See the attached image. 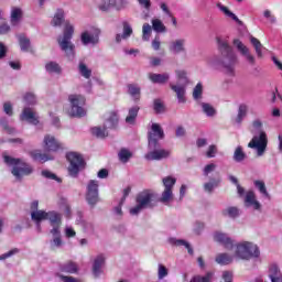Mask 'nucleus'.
Listing matches in <instances>:
<instances>
[{
    "label": "nucleus",
    "mask_w": 282,
    "mask_h": 282,
    "mask_svg": "<svg viewBox=\"0 0 282 282\" xmlns=\"http://www.w3.org/2000/svg\"><path fill=\"white\" fill-rule=\"evenodd\" d=\"M153 32V28L149 23H144L142 26V39L144 41H150L151 33Z\"/></svg>",
    "instance_id": "49"
},
{
    "label": "nucleus",
    "mask_w": 282,
    "mask_h": 282,
    "mask_svg": "<svg viewBox=\"0 0 282 282\" xmlns=\"http://www.w3.org/2000/svg\"><path fill=\"white\" fill-rule=\"evenodd\" d=\"M253 138L248 143L249 149L257 151L258 158H261L268 149V134L263 131V122L261 119H256L252 122Z\"/></svg>",
    "instance_id": "3"
},
{
    "label": "nucleus",
    "mask_w": 282,
    "mask_h": 282,
    "mask_svg": "<svg viewBox=\"0 0 282 282\" xmlns=\"http://www.w3.org/2000/svg\"><path fill=\"white\" fill-rule=\"evenodd\" d=\"M169 50L171 54H186V39H176L170 42Z\"/></svg>",
    "instance_id": "17"
},
{
    "label": "nucleus",
    "mask_w": 282,
    "mask_h": 282,
    "mask_svg": "<svg viewBox=\"0 0 282 282\" xmlns=\"http://www.w3.org/2000/svg\"><path fill=\"white\" fill-rule=\"evenodd\" d=\"M152 30L156 32L158 34H162L166 32V26L160 19H152Z\"/></svg>",
    "instance_id": "37"
},
{
    "label": "nucleus",
    "mask_w": 282,
    "mask_h": 282,
    "mask_svg": "<svg viewBox=\"0 0 282 282\" xmlns=\"http://www.w3.org/2000/svg\"><path fill=\"white\" fill-rule=\"evenodd\" d=\"M122 33L116 35V43L127 41V39H131V35L133 34V28L127 21L122 22Z\"/></svg>",
    "instance_id": "22"
},
{
    "label": "nucleus",
    "mask_w": 282,
    "mask_h": 282,
    "mask_svg": "<svg viewBox=\"0 0 282 282\" xmlns=\"http://www.w3.org/2000/svg\"><path fill=\"white\" fill-rule=\"evenodd\" d=\"M61 272H65L66 274H76L78 272V264L73 261H68L63 263L59 267Z\"/></svg>",
    "instance_id": "28"
},
{
    "label": "nucleus",
    "mask_w": 282,
    "mask_h": 282,
    "mask_svg": "<svg viewBox=\"0 0 282 282\" xmlns=\"http://www.w3.org/2000/svg\"><path fill=\"white\" fill-rule=\"evenodd\" d=\"M68 100L70 102V110L69 116L73 118H83L87 115V111L85 110V97L82 95H70L68 97Z\"/></svg>",
    "instance_id": "10"
},
{
    "label": "nucleus",
    "mask_w": 282,
    "mask_h": 282,
    "mask_svg": "<svg viewBox=\"0 0 282 282\" xmlns=\"http://www.w3.org/2000/svg\"><path fill=\"white\" fill-rule=\"evenodd\" d=\"M21 19H23V10L21 8H12L11 10V17H10V23L13 28H17L19 23H21Z\"/></svg>",
    "instance_id": "24"
},
{
    "label": "nucleus",
    "mask_w": 282,
    "mask_h": 282,
    "mask_svg": "<svg viewBox=\"0 0 282 282\" xmlns=\"http://www.w3.org/2000/svg\"><path fill=\"white\" fill-rule=\"evenodd\" d=\"M63 23H65V10L57 9L51 21V25H53V28H61Z\"/></svg>",
    "instance_id": "27"
},
{
    "label": "nucleus",
    "mask_w": 282,
    "mask_h": 282,
    "mask_svg": "<svg viewBox=\"0 0 282 282\" xmlns=\"http://www.w3.org/2000/svg\"><path fill=\"white\" fill-rule=\"evenodd\" d=\"M107 127L104 124V127H95L91 129L93 135H96V138H107L109 135V132H107Z\"/></svg>",
    "instance_id": "41"
},
{
    "label": "nucleus",
    "mask_w": 282,
    "mask_h": 282,
    "mask_svg": "<svg viewBox=\"0 0 282 282\" xmlns=\"http://www.w3.org/2000/svg\"><path fill=\"white\" fill-rule=\"evenodd\" d=\"M44 149L45 151L56 152L63 149V144L52 134H46L44 137Z\"/></svg>",
    "instance_id": "19"
},
{
    "label": "nucleus",
    "mask_w": 282,
    "mask_h": 282,
    "mask_svg": "<svg viewBox=\"0 0 282 282\" xmlns=\"http://www.w3.org/2000/svg\"><path fill=\"white\" fill-rule=\"evenodd\" d=\"M128 93L133 98V100H140V87L130 84L128 85Z\"/></svg>",
    "instance_id": "47"
},
{
    "label": "nucleus",
    "mask_w": 282,
    "mask_h": 282,
    "mask_svg": "<svg viewBox=\"0 0 282 282\" xmlns=\"http://www.w3.org/2000/svg\"><path fill=\"white\" fill-rule=\"evenodd\" d=\"M234 45L241 54V56L246 57V61H248L249 65H254L257 63V59L253 57V55L250 54V48H248V46H246L241 40L235 39Z\"/></svg>",
    "instance_id": "15"
},
{
    "label": "nucleus",
    "mask_w": 282,
    "mask_h": 282,
    "mask_svg": "<svg viewBox=\"0 0 282 282\" xmlns=\"http://www.w3.org/2000/svg\"><path fill=\"white\" fill-rule=\"evenodd\" d=\"M118 120H119L118 112H110L109 116L106 118V121L104 124L108 129H115V127L118 126Z\"/></svg>",
    "instance_id": "34"
},
{
    "label": "nucleus",
    "mask_w": 282,
    "mask_h": 282,
    "mask_svg": "<svg viewBox=\"0 0 282 282\" xmlns=\"http://www.w3.org/2000/svg\"><path fill=\"white\" fill-rule=\"evenodd\" d=\"M78 72L83 78H86L87 80L91 78V68H88L87 64L83 61L78 63Z\"/></svg>",
    "instance_id": "36"
},
{
    "label": "nucleus",
    "mask_w": 282,
    "mask_h": 282,
    "mask_svg": "<svg viewBox=\"0 0 282 282\" xmlns=\"http://www.w3.org/2000/svg\"><path fill=\"white\" fill-rule=\"evenodd\" d=\"M0 124H1L2 129H4V131H7V133H9V135H14V133H17V130L14 128L8 126V119L1 118Z\"/></svg>",
    "instance_id": "53"
},
{
    "label": "nucleus",
    "mask_w": 282,
    "mask_h": 282,
    "mask_svg": "<svg viewBox=\"0 0 282 282\" xmlns=\"http://www.w3.org/2000/svg\"><path fill=\"white\" fill-rule=\"evenodd\" d=\"M215 169H217L216 164H214V163L207 164L203 170V174L205 175V177H208V174L213 173V171H215Z\"/></svg>",
    "instance_id": "59"
},
{
    "label": "nucleus",
    "mask_w": 282,
    "mask_h": 282,
    "mask_svg": "<svg viewBox=\"0 0 282 282\" xmlns=\"http://www.w3.org/2000/svg\"><path fill=\"white\" fill-rule=\"evenodd\" d=\"M167 242L170 243V246H176V247L184 246V248H186V250L188 251V254H193V247H191V243H188V241H186L184 239H177L175 237H170L167 239Z\"/></svg>",
    "instance_id": "25"
},
{
    "label": "nucleus",
    "mask_w": 282,
    "mask_h": 282,
    "mask_svg": "<svg viewBox=\"0 0 282 282\" xmlns=\"http://www.w3.org/2000/svg\"><path fill=\"white\" fill-rule=\"evenodd\" d=\"M72 39H74V24L65 21L63 34L57 39V43L68 61L76 58V45L72 43Z\"/></svg>",
    "instance_id": "4"
},
{
    "label": "nucleus",
    "mask_w": 282,
    "mask_h": 282,
    "mask_svg": "<svg viewBox=\"0 0 282 282\" xmlns=\"http://www.w3.org/2000/svg\"><path fill=\"white\" fill-rule=\"evenodd\" d=\"M80 41L83 45H91V47H96V45L100 43V30L93 29L90 31L83 32Z\"/></svg>",
    "instance_id": "13"
},
{
    "label": "nucleus",
    "mask_w": 282,
    "mask_h": 282,
    "mask_svg": "<svg viewBox=\"0 0 282 282\" xmlns=\"http://www.w3.org/2000/svg\"><path fill=\"white\" fill-rule=\"evenodd\" d=\"M18 41H19L21 52H30L31 42H30V39L25 36V34H19Z\"/></svg>",
    "instance_id": "33"
},
{
    "label": "nucleus",
    "mask_w": 282,
    "mask_h": 282,
    "mask_svg": "<svg viewBox=\"0 0 282 282\" xmlns=\"http://www.w3.org/2000/svg\"><path fill=\"white\" fill-rule=\"evenodd\" d=\"M164 191L161 194L160 202L162 204H165V206H169L171 202H173V188L175 184L177 183V178L173 176H165L162 180Z\"/></svg>",
    "instance_id": "12"
},
{
    "label": "nucleus",
    "mask_w": 282,
    "mask_h": 282,
    "mask_svg": "<svg viewBox=\"0 0 282 282\" xmlns=\"http://www.w3.org/2000/svg\"><path fill=\"white\" fill-rule=\"evenodd\" d=\"M281 269H279V265L276 263H272L269 265V279L272 281L273 279H276L281 276Z\"/></svg>",
    "instance_id": "44"
},
{
    "label": "nucleus",
    "mask_w": 282,
    "mask_h": 282,
    "mask_svg": "<svg viewBox=\"0 0 282 282\" xmlns=\"http://www.w3.org/2000/svg\"><path fill=\"white\" fill-rule=\"evenodd\" d=\"M20 120H25L30 124H39V117L34 110H31L30 107H25L20 116Z\"/></svg>",
    "instance_id": "21"
},
{
    "label": "nucleus",
    "mask_w": 282,
    "mask_h": 282,
    "mask_svg": "<svg viewBox=\"0 0 282 282\" xmlns=\"http://www.w3.org/2000/svg\"><path fill=\"white\" fill-rule=\"evenodd\" d=\"M138 111H140V107L133 106L129 109L128 116L126 118L127 124H135V119L138 118Z\"/></svg>",
    "instance_id": "35"
},
{
    "label": "nucleus",
    "mask_w": 282,
    "mask_h": 282,
    "mask_svg": "<svg viewBox=\"0 0 282 282\" xmlns=\"http://www.w3.org/2000/svg\"><path fill=\"white\" fill-rule=\"evenodd\" d=\"M224 217H230V219H237L239 216V208L237 207H227L223 210Z\"/></svg>",
    "instance_id": "45"
},
{
    "label": "nucleus",
    "mask_w": 282,
    "mask_h": 282,
    "mask_svg": "<svg viewBox=\"0 0 282 282\" xmlns=\"http://www.w3.org/2000/svg\"><path fill=\"white\" fill-rule=\"evenodd\" d=\"M83 228H84L85 232H94V223L84 221L83 223Z\"/></svg>",
    "instance_id": "63"
},
{
    "label": "nucleus",
    "mask_w": 282,
    "mask_h": 282,
    "mask_svg": "<svg viewBox=\"0 0 282 282\" xmlns=\"http://www.w3.org/2000/svg\"><path fill=\"white\" fill-rule=\"evenodd\" d=\"M160 140H164V130L159 123H152L148 132V149H160Z\"/></svg>",
    "instance_id": "11"
},
{
    "label": "nucleus",
    "mask_w": 282,
    "mask_h": 282,
    "mask_svg": "<svg viewBox=\"0 0 282 282\" xmlns=\"http://www.w3.org/2000/svg\"><path fill=\"white\" fill-rule=\"evenodd\" d=\"M281 269H279V265L276 263H272L269 265V279L272 281L273 279H276L281 276Z\"/></svg>",
    "instance_id": "43"
},
{
    "label": "nucleus",
    "mask_w": 282,
    "mask_h": 282,
    "mask_svg": "<svg viewBox=\"0 0 282 282\" xmlns=\"http://www.w3.org/2000/svg\"><path fill=\"white\" fill-rule=\"evenodd\" d=\"M263 17H264V19H268V20H269V23H276V17H274V15L272 14V11H270V10H264Z\"/></svg>",
    "instance_id": "60"
},
{
    "label": "nucleus",
    "mask_w": 282,
    "mask_h": 282,
    "mask_svg": "<svg viewBox=\"0 0 282 282\" xmlns=\"http://www.w3.org/2000/svg\"><path fill=\"white\" fill-rule=\"evenodd\" d=\"M232 261V256L228 253H219L216 257V263L219 265H229V263Z\"/></svg>",
    "instance_id": "39"
},
{
    "label": "nucleus",
    "mask_w": 282,
    "mask_h": 282,
    "mask_svg": "<svg viewBox=\"0 0 282 282\" xmlns=\"http://www.w3.org/2000/svg\"><path fill=\"white\" fill-rule=\"evenodd\" d=\"M245 206L247 208H253V210H259L261 208V203L257 200V196L254 195V192L249 191L245 195Z\"/></svg>",
    "instance_id": "20"
},
{
    "label": "nucleus",
    "mask_w": 282,
    "mask_h": 282,
    "mask_svg": "<svg viewBox=\"0 0 282 282\" xmlns=\"http://www.w3.org/2000/svg\"><path fill=\"white\" fill-rule=\"evenodd\" d=\"M155 206V194L144 191L137 196V205L130 208V215H140L147 208Z\"/></svg>",
    "instance_id": "8"
},
{
    "label": "nucleus",
    "mask_w": 282,
    "mask_h": 282,
    "mask_svg": "<svg viewBox=\"0 0 282 282\" xmlns=\"http://www.w3.org/2000/svg\"><path fill=\"white\" fill-rule=\"evenodd\" d=\"M118 158L120 162H122V164H127L130 158H133V153L129 151L127 148H122L118 153Z\"/></svg>",
    "instance_id": "38"
},
{
    "label": "nucleus",
    "mask_w": 282,
    "mask_h": 282,
    "mask_svg": "<svg viewBox=\"0 0 282 282\" xmlns=\"http://www.w3.org/2000/svg\"><path fill=\"white\" fill-rule=\"evenodd\" d=\"M3 160L7 166H13L11 173L15 180H22L23 176L32 174V167L23 160L12 158L6 153Z\"/></svg>",
    "instance_id": "6"
},
{
    "label": "nucleus",
    "mask_w": 282,
    "mask_h": 282,
    "mask_svg": "<svg viewBox=\"0 0 282 282\" xmlns=\"http://www.w3.org/2000/svg\"><path fill=\"white\" fill-rule=\"evenodd\" d=\"M66 160L69 162L68 175L70 177H78V173L85 169V159H83V155L76 152H68Z\"/></svg>",
    "instance_id": "9"
},
{
    "label": "nucleus",
    "mask_w": 282,
    "mask_h": 282,
    "mask_svg": "<svg viewBox=\"0 0 282 282\" xmlns=\"http://www.w3.org/2000/svg\"><path fill=\"white\" fill-rule=\"evenodd\" d=\"M202 230H204V223L196 221L194 224V232H195V235H202Z\"/></svg>",
    "instance_id": "62"
},
{
    "label": "nucleus",
    "mask_w": 282,
    "mask_h": 282,
    "mask_svg": "<svg viewBox=\"0 0 282 282\" xmlns=\"http://www.w3.org/2000/svg\"><path fill=\"white\" fill-rule=\"evenodd\" d=\"M202 94H204V86H202V83H198L193 90L194 100H199V98H202Z\"/></svg>",
    "instance_id": "55"
},
{
    "label": "nucleus",
    "mask_w": 282,
    "mask_h": 282,
    "mask_svg": "<svg viewBox=\"0 0 282 282\" xmlns=\"http://www.w3.org/2000/svg\"><path fill=\"white\" fill-rule=\"evenodd\" d=\"M171 151L164 149H149V152L145 154V160L149 161H160L169 158Z\"/></svg>",
    "instance_id": "16"
},
{
    "label": "nucleus",
    "mask_w": 282,
    "mask_h": 282,
    "mask_svg": "<svg viewBox=\"0 0 282 282\" xmlns=\"http://www.w3.org/2000/svg\"><path fill=\"white\" fill-rule=\"evenodd\" d=\"M98 181H89L87 186L86 202L94 207L98 204Z\"/></svg>",
    "instance_id": "14"
},
{
    "label": "nucleus",
    "mask_w": 282,
    "mask_h": 282,
    "mask_svg": "<svg viewBox=\"0 0 282 282\" xmlns=\"http://www.w3.org/2000/svg\"><path fill=\"white\" fill-rule=\"evenodd\" d=\"M246 116H248V105L241 104L238 108V115L235 119L236 124H241L246 119Z\"/></svg>",
    "instance_id": "31"
},
{
    "label": "nucleus",
    "mask_w": 282,
    "mask_h": 282,
    "mask_svg": "<svg viewBox=\"0 0 282 282\" xmlns=\"http://www.w3.org/2000/svg\"><path fill=\"white\" fill-rule=\"evenodd\" d=\"M166 276H169V269L160 263L158 267V279L159 281H162V279H166Z\"/></svg>",
    "instance_id": "52"
},
{
    "label": "nucleus",
    "mask_w": 282,
    "mask_h": 282,
    "mask_svg": "<svg viewBox=\"0 0 282 282\" xmlns=\"http://www.w3.org/2000/svg\"><path fill=\"white\" fill-rule=\"evenodd\" d=\"M177 84H170V88L176 95L177 102L184 105L186 102V87L188 86V73L186 69H176L175 70Z\"/></svg>",
    "instance_id": "5"
},
{
    "label": "nucleus",
    "mask_w": 282,
    "mask_h": 282,
    "mask_svg": "<svg viewBox=\"0 0 282 282\" xmlns=\"http://www.w3.org/2000/svg\"><path fill=\"white\" fill-rule=\"evenodd\" d=\"M256 188L265 197V199H270V194L268 193V189L265 188V183L263 181H256L254 182Z\"/></svg>",
    "instance_id": "48"
},
{
    "label": "nucleus",
    "mask_w": 282,
    "mask_h": 282,
    "mask_svg": "<svg viewBox=\"0 0 282 282\" xmlns=\"http://www.w3.org/2000/svg\"><path fill=\"white\" fill-rule=\"evenodd\" d=\"M235 162H243L246 160V152H243V148L238 145L234 152Z\"/></svg>",
    "instance_id": "46"
},
{
    "label": "nucleus",
    "mask_w": 282,
    "mask_h": 282,
    "mask_svg": "<svg viewBox=\"0 0 282 282\" xmlns=\"http://www.w3.org/2000/svg\"><path fill=\"white\" fill-rule=\"evenodd\" d=\"M31 158L35 162H40L41 164H44V162H50L52 158L45 153H42L41 150H34L31 152Z\"/></svg>",
    "instance_id": "29"
},
{
    "label": "nucleus",
    "mask_w": 282,
    "mask_h": 282,
    "mask_svg": "<svg viewBox=\"0 0 282 282\" xmlns=\"http://www.w3.org/2000/svg\"><path fill=\"white\" fill-rule=\"evenodd\" d=\"M117 7V10H120V7L116 4V0H102V3L99 6V9L102 10V12H107L109 8Z\"/></svg>",
    "instance_id": "50"
},
{
    "label": "nucleus",
    "mask_w": 282,
    "mask_h": 282,
    "mask_svg": "<svg viewBox=\"0 0 282 282\" xmlns=\"http://www.w3.org/2000/svg\"><path fill=\"white\" fill-rule=\"evenodd\" d=\"M149 78L154 84L164 85L165 83H169L171 75H169V73H163V74L151 73L149 75Z\"/></svg>",
    "instance_id": "26"
},
{
    "label": "nucleus",
    "mask_w": 282,
    "mask_h": 282,
    "mask_svg": "<svg viewBox=\"0 0 282 282\" xmlns=\"http://www.w3.org/2000/svg\"><path fill=\"white\" fill-rule=\"evenodd\" d=\"M154 111L155 113H162V111H164V104H162V100H154Z\"/></svg>",
    "instance_id": "58"
},
{
    "label": "nucleus",
    "mask_w": 282,
    "mask_h": 282,
    "mask_svg": "<svg viewBox=\"0 0 282 282\" xmlns=\"http://www.w3.org/2000/svg\"><path fill=\"white\" fill-rule=\"evenodd\" d=\"M250 43H251V45H253L258 58H263V50H265V47H263V44H261L259 39L251 36Z\"/></svg>",
    "instance_id": "32"
},
{
    "label": "nucleus",
    "mask_w": 282,
    "mask_h": 282,
    "mask_svg": "<svg viewBox=\"0 0 282 282\" xmlns=\"http://www.w3.org/2000/svg\"><path fill=\"white\" fill-rule=\"evenodd\" d=\"M235 254L238 259L248 261V259H259L261 251L259 247L250 241L239 242L235 246Z\"/></svg>",
    "instance_id": "7"
},
{
    "label": "nucleus",
    "mask_w": 282,
    "mask_h": 282,
    "mask_svg": "<svg viewBox=\"0 0 282 282\" xmlns=\"http://www.w3.org/2000/svg\"><path fill=\"white\" fill-rule=\"evenodd\" d=\"M217 186H219V181L212 180L210 182L204 184V191L206 193H213V189L217 188Z\"/></svg>",
    "instance_id": "54"
},
{
    "label": "nucleus",
    "mask_w": 282,
    "mask_h": 282,
    "mask_svg": "<svg viewBox=\"0 0 282 282\" xmlns=\"http://www.w3.org/2000/svg\"><path fill=\"white\" fill-rule=\"evenodd\" d=\"M31 217L39 232H41V221H50V225L52 226L51 235H53V239L50 242L52 250L63 247V238H61V214L57 212H33Z\"/></svg>",
    "instance_id": "1"
},
{
    "label": "nucleus",
    "mask_w": 282,
    "mask_h": 282,
    "mask_svg": "<svg viewBox=\"0 0 282 282\" xmlns=\"http://www.w3.org/2000/svg\"><path fill=\"white\" fill-rule=\"evenodd\" d=\"M216 6H217L218 10H220V12H223L225 14V17H228L232 21H236V23H241V21L237 17V14H235L232 11H230V9H228V7L221 4V2H218Z\"/></svg>",
    "instance_id": "30"
},
{
    "label": "nucleus",
    "mask_w": 282,
    "mask_h": 282,
    "mask_svg": "<svg viewBox=\"0 0 282 282\" xmlns=\"http://www.w3.org/2000/svg\"><path fill=\"white\" fill-rule=\"evenodd\" d=\"M213 276H214V273L208 272L204 276H200V275L194 276L189 282H210L213 281Z\"/></svg>",
    "instance_id": "51"
},
{
    "label": "nucleus",
    "mask_w": 282,
    "mask_h": 282,
    "mask_svg": "<svg viewBox=\"0 0 282 282\" xmlns=\"http://www.w3.org/2000/svg\"><path fill=\"white\" fill-rule=\"evenodd\" d=\"M218 50L223 56V61L219 62V57L212 58L208 64L212 67H217V65H221L224 72L227 76H235V67L238 63L237 54L230 46V42H228V37L217 36L216 37Z\"/></svg>",
    "instance_id": "2"
},
{
    "label": "nucleus",
    "mask_w": 282,
    "mask_h": 282,
    "mask_svg": "<svg viewBox=\"0 0 282 282\" xmlns=\"http://www.w3.org/2000/svg\"><path fill=\"white\" fill-rule=\"evenodd\" d=\"M105 268V254H98L93 262V274L99 276Z\"/></svg>",
    "instance_id": "23"
},
{
    "label": "nucleus",
    "mask_w": 282,
    "mask_h": 282,
    "mask_svg": "<svg viewBox=\"0 0 282 282\" xmlns=\"http://www.w3.org/2000/svg\"><path fill=\"white\" fill-rule=\"evenodd\" d=\"M200 107L203 109V112L207 116V118H213L217 113V110H215V108L210 104L202 102Z\"/></svg>",
    "instance_id": "40"
},
{
    "label": "nucleus",
    "mask_w": 282,
    "mask_h": 282,
    "mask_svg": "<svg viewBox=\"0 0 282 282\" xmlns=\"http://www.w3.org/2000/svg\"><path fill=\"white\" fill-rule=\"evenodd\" d=\"M21 250L19 248L11 249L10 251L0 256V261H6V259H10V257H14V254H19Z\"/></svg>",
    "instance_id": "56"
},
{
    "label": "nucleus",
    "mask_w": 282,
    "mask_h": 282,
    "mask_svg": "<svg viewBox=\"0 0 282 282\" xmlns=\"http://www.w3.org/2000/svg\"><path fill=\"white\" fill-rule=\"evenodd\" d=\"M42 176L46 177V180H55L56 182H58V176L47 170L42 171Z\"/></svg>",
    "instance_id": "61"
},
{
    "label": "nucleus",
    "mask_w": 282,
    "mask_h": 282,
    "mask_svg": "<svg viewBox=\"0 0 282 282\" xmlns=\"http://www.w3.org/2000/svg\"><path fill=\"white\" fill-rule=\"evenodd\" d=\"M24 102L25 105H36V96L32 93H26L24 95Z\"/></svg>",
    "instance_id": "57"
},
{
    "label": "nucleus",
    "mask_w": 282,
    "mask_h": 282,
    "mask_svg": "<svg viewBox=\"0 0 282 282\" xmlns=\"http://www.w3.org/2000/svg\"><path fill=\"white\" fill-rule=\"evenodd\" d=\"M45 69L48 74H61V65L56 62H48L45 65Z\"/></svg>",
    "instance_id": "42"
},
{
    "label": "nucleus",
    "mask_w": 282,
    "mask_h": 282,
    "mask_svg": "<svg viewBox=\"0 0 282 282\" xmlns=\"http://www.w3.org/2000/svg\"><path fill=\"white\" fill-rule=\"evenodd\" d=\"M223 279H224L225 282H232V272L224 271L223 272Z\"/></svg>",
    "instance_id": "64"
},
{
    "label": "nucleus",
    "mask_w": 282,
    "mask_h": 282,
    "mask_svg": "<svg viewBox=\"0 0 282 282\" xmlns=\"http://www.w3.org/2000/svg\"><path fill=\"white\" fill-rule=\"evenodd\" d=\"M214 241H217V243H220L227 250H232L235 248V242L228 237V234L221 231H216L214 234Z\"/></svg>",
    "instance_id": "18"
}]
</instances>
